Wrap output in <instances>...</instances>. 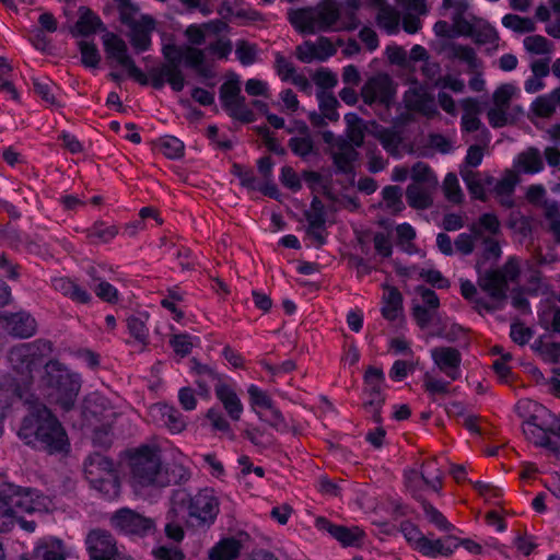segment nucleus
<instances>
[{"instance_id": "obj_43", "label": "nucleus", "mask_w": 560, "mask_h": 560, "mask_svg": "<svg viewBox=\"0 0 560 560\" xmlns=\"http://www.w3.org/2000/svg\"><path fill=\"white\" fill-rule=\"evenodd\" d=\"M463 115L460 120L462 130L472 132L479 129L481 122L478 118L479 103L476 98H465L462 101Z\"/></svg>"}, {"instance_id": "obj_63", "label": "nucleus", "mask_w": 560, "mask_h": 560, "mask_svg": "<svg viewBox=\"0 0 560 560\" xmlns=\"http://www.w3.org/2000/svg\"><path fill=\"white\" fill-rule=\"evenodd\" d=\"M79 49L81 52L82 63L89 68H95L100 62V54L94 44L89 42H80Z\"/></svg>"}, {"instance_id": "obj_26", "label": "nucleus", "mask_w": 560, "mask_h": 560, "mask_svg": "<svg viewBox=\"0 0 560 560\" xmlns=\"http://www.w3.org/2000/svg\"><path fill=\"white\" fill-rule=\"evenodd\" d=\"M443 8L450 10V18L455 23L457 33L468 34L471 31V22L476 19L469 12L467 0H443Z\"/></svg>"}, {"instance_id": "obj_31", "label": "nucleus", "mask_w": 560, "mask_h": 560, "mask_svg": "<svg viewBox=\"0 0 560 560\" xmlns=\"http://www.w3.org/2000/svg\"><path fill=\"white\" fill-rule=\"evenodd\" d=\"M103 27V22L98 15L88 8L79 9V19L71 28L74 37H89Z\"/></svg>"}, {"instance_id": "obj_59", "label": "nucleus", "mask_w": 560, "mask_h": 560, "mask_svg": "<svg viewBox=\"0 0 560 560\" xmlns=\"http://www.w3.org/2000/svg\"><path fill=\"white\" fill-rule=\"evenodd\" d=\"M147 316L132 315L127 319V327L129 334L138 341L144 342L149 335V329L145 324Z\"/></svg>"}, {"instance_id": "obj_50", "label": "nucleus", "mask_w": 560, "mask_h": 560, "mask_svg": "<svg viewBox=\"0 0 560 560\" xmlns=\"http://www.w3.org/2000/svg\"><path fill=\"white\" fill-rule=\"evenodd\" d=\"M156 147L163 155L172 160L182 158L185 149L183 141L170 135L161 137L156 142Z\"/></svg>"}, {"instance_id": "obj_30", "label": "nucleus", "mask_w": 560, "mask_h": 560, "mask_svg": "<svg viewBox=\"0 0 560 560\" xmlns=\"http://www.w3.org/2000/svg\"><path fill=\"white\" fill-rule=\"evenodd\" d=\"M456 550L454 537L430 539L424 536L417 551L429 558L450 557Z\"/></svg>"}, {"instance_id": "obj_4", "label": "nucleus", "mask_w": 560, "mask_h": 560, "mask_svg": "<svg viewBox=\"0 0 560 560\" xmlns=\"http://www.w3.org/2000/svg\"><path fill=\"white\" fill-rule=\"evenodd\" d=\"M516 412L524 420L522 430L527 441L551 451L560 447V415L529 398L517 401Z\"/></svg>"}, {"instance_id": "obj_14", "label": "nucleus", "mask_w": 560, "mask_h": 560, "mask_svg": "<svg viewBox=\"0 0 560 560\" xmlns=\"http://www.w3.org/2000/svg\"><path fill=\"white\" fill-rule=\"evenodd\" d=\"M361 94L366 104H380L389 109L394 104L396 88L387 74H377L368 80Z\"/></svg>"}, {"instance_id": "obj_34", "label": "nucleus", "mask_w": 560, "mask_h": 560, "mask_svg": "<svg viewBox=\"0 0 560 560\" xmlns=\"http://www.w3.org/2000/svg\"><path fill=\"white\" fill-rule=\"evenodd\" d=\"M405 9L415 14H407L402 18V27L409 34H416L421 27L422 23L419 15L428 12L427 0H397Z\"/></svg>"}, {"instance_id": "obj_3", "label": "nucleus", "mask_w": 560, "mask_h": 560, "mask_svg": "<svg viewBox=\"0 0 560 560\" xmlns=\"http://www.w3.org/2000/svg\"><path fill=\"white\" fill-rule=\"evenodd\" d=\"M341 15V4L337 0H319L313 7L289 10L288 20L294 30L305 35L357 28L358 20L352 16L346 21Z\"/></svg>"}, {"instance_id": "obj_48", "label": "nucleus", "mask_w": 560, "mask_h": 560, "mask_svg": "<svg viewBox=\"0 0 560 560\" xmlns=\"http://www.w3.org/2000/svg\"><path fill=\"white\" fill-rule=\"evenodd\" d=\"M557 107V101L552 90L547 94L536 97L530 105V110L537 117L549 118L553 115Z\"/></svg>"}, {"instance_id": "obj_41", "label": "nucleus", "mask_w": 560, "mask_h": 560, "mask_svg": "<svg viewBox=\"0 0 560 560\" xmlns=\"http://www.w3.org/2000/svg\"><path fill=\"white\" fill-rule=\"evenodd\" d=\"M299 131L302 137H293L289 141V147L292 152L299 156H307L313 150V141L308 136V127L304 121H295L294 128H288L289 132Z\"/></svg>"}, {"instance_id": "obj_33", "label": "nucleus", "mask_w": 560, "mask_h": 560, "mask_svg": "<svg viewBox=\"0 0 560 560\" xmlns=\"http://www.w3.org/2000/svg\"><path fill=\"white\" fill-rule=\"evenodd\" d=\"M514 168L524 174H538L544 170L540 151L530 147L517 154L513 161Z\"/></svg>"}, {"instance_id": "obj_37", "label": "nucleus", "mask_w": 560, "mask_h": 560, "mask_svg": "<svg viewBox=\"0 0 560 560\" xmlns=\"http://www.w3.org/2000/svg\"><path fill=\"white\" fill-rule=\"evenodd\" d=\"M478 284L482 291L495 301H500L505 298L508 287L498 270L480 275L478 278Z\"/></svg>"}, {"instance_id": "obj_64", "label": "nucleus", "mask_w": 560, "mask_h": 560, "mask_svg": "<svg viewBox=\"0 0 560 560\" xmlns=\"http://www.w3.org/2000/svg\"><path fill=\"white\" fill-rule=\"evenodd\" d=\"M155 560H184L183 551L176 546H158L152 551Z\"/></svg>"}, {"instance_id": "obj_27", "label": "nucleus", "mask_w": 560, "mask_h": 560, "mask_svg": "<svg viewBox=\"0 0 560 560\" xmlns=\"http://www.w3.org/2000/svg\"><path fill=\"white\" fill-rule=\"evenodd\" d=\"M326 207L314 197L311 201L310 208L305 211V219L307 222V232L314 236L319 243H324L323 231L325 230L327 220Z\"/></svg>"}, {"instance_id": "obj_57", "label": "nucleus", "mask_w": 560, "mask_h": 560, "mask_svg": "<svg viewBox=\"0 0 560 560\" xmlns=\"http://www.w3.org/2000/svg\"><path fill=\"white\" fill-rule=\"evenodd\" d=\"M526 51L534 55H550L552 43L541 35H530L523 40Z\"/></svg>"}, {"instance_id": "obj_7", "label": "nucleus", "mask_w": 560, "mask_h": 560, "mask_svg": "<svg viewBox=\"0 0 560 560\" xmlns=\"http://www.w3.org/2000/svg\"><path fill=\"white\" fill-rule=\"evenodd\" d=\"M345 121L347 138L353 145L360 147L366 132L375 137L387 153L395 158L401 156L404 152L402 137L395 129L385 128L375 121L364 122L355 113L346 114Z\"/></svg>"}, {"instance_id": "obj_29", "label": "nucleus", "mask_w": 560, "mask_h": 560, "mask_svg": "<svg viewBox=\"0 0 560 560\" xmlns=\"http://www.w3.org/2000/svg\"><path fill=\"white\" fill-rule=\"evenodd\" d=\"M153 418L160 417V421L172 433H179L185 429V420L180 412L173 406L166 404H156L150 408Z\"/></svg>"}, {"instance_id": "obj_55", "label": "nucleus", "mask_w": 560, "mask_h": 560, "mask_svg": "<svg viewBox=\"0 0 560 560\" xmlns=\"http://www.w3.org/2000/svg\"><path fill=\"white\" fill-rule=\"evenodd\" d=\"M377 24L388 34H395L399 27V13L392 8H381L376 16Z\"/></svg>"}, {"instance_id": "obj_42", "label": "nucleus", "mask_w": 560, "mask_h": 560, "mask_svg": "<svg viewBox=\"0 0 560 560\" xmlns=\"http://www.w3.org/2000/svg\"><path fill=\"white\" fill-rule=\"evenodd\" d=\"M84 233L91 243L106 244L117 236L118 229L114 224L104 221H95Z\"/></svg>"}, {"instance_id": "obj_39", "label": "nucleus", "mask_w": 560, "mask_h": 560, "mask_svg": "<svg viewBox=\"0 0 560 560\" xmlns=\"http://www.w3.org/2000/svg\"><path fill=\"white\" fill-rule=\"evenodd\" d=\"M34 92L47 106H59V88L47 77L33 78Z\"/></svg>"}, {"instance_id": "obj_22", "label": "nucleus", "mask_w": 560, "mask_h": 560, "mask_svg": "<svg viewBox=\"0 0 560 560\" xmlns=\"http://www.w3.org/2000/svg\"><path fill=\"white\" fill-rule=\"evenodd\" d=\"M315 527L320 532L328 533L338 540L343 547H358L363 544L364 532L358 527H346L332 524L324 516L315 520Z\"/></svg>"}, {"instance_id": "obj_12", "label": "nucleus", "mask_w": 560, "mask_h": 560, "mask_svg": "<svg viewBox=\"0 0 560 560\" xmlns=\"http://www.w3.org/2000/svg\"><path fill=\"white\" fill-rule=\"evenodd\" d=\"M162 54L167 61L165 65H179L184 60L186 67L194 69L202 77H208L211 72V66L206 59V51L200 48L165 44L162 47Z\"/></svg>"}, {"instance_id": "obj_16", "label": "nucleus", "mask_w": 560, "mask_h": 560, "mask_svg": "<svg viewBox=\"0 0 560 560\" xmlns=\"http://www.w3.org/2000/svg\"><path fill=\"white\" fill-rule=\"evenodd\" d=\"M113 527L130 536H145L153 528L154 523L151 518L124 508L118 510L110 518Z\"/></svg>"}, {"instance_id": "obj_47", "label": "nucleus", "mask_w": 560, "mask_h": 560, "mask_svg": "<svg viewBox=\"0 0 560 560\" xmlns=\"http://www.w3.org/2000/svg\"><path fill=\"white\" fill-rule=\"evenodd\" d=\"M443 472L435 459H430L423 463L421 470V478L424 483L435 492H440L442 488Z\"/></svg>"}, {"instance_id": "obj_53", "label": "nucleus", "mask_w": 560, "mask_h": 560, "mask_svg": "<svg viewBox=\"0 0 560 560\" xmlns=\"http://www.w3.org/2000/svg\"><path fill=\"white\" fill-rule=\"evenodd\" d=\"M385 209L390 213H398L404 210L401 189L397 186H386L382 190Z\"/></svg>"}, {"instance_id": "obj_10", "label": "nucleus", "mask_w": 560, "mask_h": 560, "mask_svg": "<svg viewBox=\"0 0 560 560\" xmlns=\"http://www.w3.org/2000/svg\"><path fill=\"white\" fill-rule=\"evenodd\" d=\"M175 502H180L189 517L199 525L213 524L220 511V502L212 488L200 489L195 494L178 491Z\"/></svg>"}, {"instance_id": "obj_25", "label": "nucleus", "mask_w": 560, "mask_h": 560, "mask_svg": "<svg viewBox=\"0 0 560 560\" xmlns=\"http://www.w3.org/2000/svg\"><path fill=\"white\" fill-rule=\"evenodd\" d=\"M384 373L376 368H370L364 374V405L377 412L384 401Z\"/></svg>"}, {"instance_id": "obj_13", "label": "nucleus", "mask_w": 560, "mask_h": 560, "mask_svg": "<svg viewBox=\"0 0 560 560\" xmlns=\"http://www.w3.org/2000/svg\"><path fill=\"white\" fill-rule=\"evenodd\" d=\"M249 404L257 417L277 430L284 428V419L279 409L273 405L268 393L255 384L247 388Z\"/></svg>"}, {"instance_id": "obj_2", "label": "nucleus", "mask_w": 560, "mask_h": 560, "mask_svg": "<svg viewBox=\"0 0 560 560\" xmlns=\"http://www.w3.org/2000/svg\"><path fill=\"white\" fill-rule=\"evenodd\" d=\"M52 500L38 490L23 488L10 482L0 483V533L9 532L15 523L32 533L35 523L23 520L20 514L49 512L54 510Z\"/></svg>"}, {"instance_id": "obj_49", "label": "nucleus", "mask_w": 560, "mask_h": 560, "mask_svg": "<svg viewBox=\"0 0 560 560\" xmlns=\"http://www.w3.org/2000/svg\"><path fill=\"white\" fill-rule=\"evenodd\" d=\"M502 25L516 34H526L535 31L536 25L533 19L517 14H505L502 18Z\"/></svg>"}, {"instance_id": "obj_54", "label": "nucleus", "mask_w": 560, "mask_h": 560, "mask_svg": "<svg viewBox=\"0 0 560 560\" xmlns=\"http://www.w3.org/2000/svg\"><path fill=\"white\" fill-rule=\"evenodd\" d=\"M235 55L243 66H252L259 60V50L255 44L238 40L235 45Z\"/></svg>"}, {"instance_id": "obj_52", "label": "nucleus", "mask_w": 560, "mask_h": 560, "mask_svg": "<svg viewBox=\"0 0 560 560\" xmlns=\"http://www.w3.org/2000/svg\"><path fill=\"white\" fill-rule=\"evenodd\" d=\"M357 158L355 149L352 145L345 144L334 154V163L340 172L351 173Z\"/></svg>"}, {"instance_id": "obj_61", "label": "nucleus", "mask_w": 560, "mask_h": 560, "mask_svg": "<svg viewBox=\"0 0 560 560\" xmlns=\"http://www.w3.org/2000/svg\"><path fill=\"white\" fill-rule=\"evenodd\" d=\"M238 179L241 182V185L246 187L247 189L260 190L265 195H268L270 197H276V195H277V188L275 186L261 187L252 171L240 172Z\"/></svg>"}, {"instance_id": "obj_6", "label": "nucleus", "mask_w": 560, "mask_h": 560, "mask_svg": "<svg viewBox=\"0 0 560 560\" xmlns=\"http://www.w3.org/2000/svg\"><path fill=\"white\" fill-rule=\"evenodd\" d=\"M38 389L48 402L68 411L75 404L81 389V377L59 361L50 360L45 365V375Z\"/></svg>"}, {"instance_id": "obj_62", "label": "nucleus", "mask_w": 560, "mask_h": 560, "mask_svg": "<svg viewBox=\"0 0 560 560\" xmlns=\"http://www.w3.org/2000/svg\"><path fill=\"white\" fill-rule=\"evenodd\" d=\"M419 277L438 289H445L450 287V281L439 270L431 267L421 268L419 270Z\"/></svg>"}, {"instance_id": "obj_18", "label": "nucleus", "mask_w": 560, "mask_h": 560, "mask_svg": "<svg viewBox=\"0 0 560 560\" xmlns=\"http://www.w3.org/2000/svg\"><path fill=\"white\" fill-rule=\"evenodd\" d=\"M404 105L408 112L418 113L427 118L438 114L434 97L429 93L428 88L412 82L404 95Z\"/></svg>"}, {"instance_id": "obj_32", "label": "nucleus", "mask_w": 560, "mask_h": 560, "mask_svg": "<svg viewBox=\"0 0 560 560\" xmlns=\"http://www.w3.org/2000/svg\"><path fill=\"white\" fill-rule=\"evenodd\" d=\"M460 175L470 196L474 199L486 201L487 190L493 185L494 178L490 175L482 178L478 173L468 170H462Z\"/></svg>"}, {"instance_id": "obj_35", "label": "nucleus", "mask_w": 560, "mask_h": 560, "mask_svg": "<svg viewBox=\"0 0 560 560\" xmlns=\"http://www.w3.org/2000/svg\"><path fill=\"white\" fill-rule=\"evenodd\" d=\"M516 184V175L512 171H508L501 179H494L490 189H492L501 206L511 208L514 205L513 194Z\"/></svg>"}, {"instance_id": "obj_17", "label": "nucleus", "mask_w": 560, "mask_h": 560, "mask_svg": "<svg viewBox=\"0 0 560 560\" xmlns=\"http://www.w3.org/2000/svg\"><path fill=\"white\" fill-rule=\"evenodd\" d=\"M516 92L517 88L511 83L502 84L495 89L492 95V105L487 114L492 127H503L508 124L510 103Z\"/></svg>"}, {"instance_id": "obj_11", "label": "nucleus", "mask_w": 560, "mask_h": 560, "mask_svg": "<svg viewBox=\"0 0 560 560\" xmlns=\"http://www.w3.org/2000/svg\"><path fill=\"white\" fill-rule=\"evenodd\" d=\"M103 46L107 57L124 68L127 74L141 85L148 84L145 73L137 67L136 62L128 52L125 40L113 32H106L103 37Z\"/></svg>"}, {"instance_id": "obj_60", "label": "nucleus", "mask_w": 560, "mask_h": 560, "mask_svg": "<svg viewBox=\"0 0 560 560\" xmlns=\"http://www.w3.org/2000/svg\"><path fill=\"white\" fill-rule=\"evenodd\" d=\"M443 191L445 198L454 203H459L463 200V191L459 186L458 178L455 174L448 173L443 182Z\"/></svg>"}, {"instance_id": "obj_40", "label": "nucleus", "mask_w": 560, "mask_h": 560, "mask_svg": "<svg viewBox=\"0 0 560 560\" xmlns=\"http://www.w3.org/2000/svg\"><path fill=\"white\" fill-rule=\"evenodd\" d=\"M241 549L242 544L236 538H223L209 550V560H234L238 557Z\"/></svg>"}, {"instance_id": "obj_38", "label": "nucleus", "mask_w": 560, "mask_h": 560, "mask_svg": "<svg viewBox=\"0 0 560 560\" xmlns=\"http://www.w3.org/2000/svg\"><path fill=\"white\" fill-rule=\"evenodd\" d=\"M35 556L39 560H66L63 542L55 537L42 539L35 547Z\"/></svg>"}, {"instance_id": "obj_5", "label": "nucleus", "mask_w": 560, "mask_h": 560, "mask_svg": "<svg viewBox=\"0 0 560 560\" xmlns=\"http://www.w3.org/2000/svg\"><path fill=\"white\" fill-rule=\"evenodd\" d=\"M124 460L136 491L145 487H165L172 481L167 470L163 468L160 451L154 445L144 444L128 450Z\"/></svg>"}, {"instance_id": "obj_20", "label": "nucleus", "mask_w": 560, "mask_h": 560, "mask_svg": "<svg viewBox=\"0 0 560 560\" xmlns=\"http://www.w3.org/2000/svg\"><path fill=\"white\" fill-rule=\"evenodd\" d=\"M434 366L451 381L462 376V354L453 347H434L430 350Z\"/></svg>"}, {"instance_id": "obj_58", "label": "nucleus", "mask_w": 560, "mask_h": 560, "mask_svg": "<svg viewBox=\"0 0 560 560\" xmlns=\"http://www.w3.org/2000/svg\"><path fill=\"white\" fill-rule=\"evenodd\" d=\"M410 177L412 179L411 184H421L427 186H436L438 184V178L434 176L431 168L422 162H418L412 166Z\"/></svg>"}, {"instance_id": "obj_9", "label": "nucleus", "mask_w": 560, "mask_h": 560, "mask_svg": "<svg viewBox=\"0 0 560 560\" xmlns=\"http://www.w3.org/2000/svg\"><path fill=\"white\" fill-rule=\"evenodd\" d=\"M84 475L91 487L105 499L118 498L120 481L113 460L98 453L92 454L84 462Z\"/></svg>"}, {"instance_id": "obj_56", "label": "nucleus", "mask_w": 560, "mask_h": 560, "mask_svg": "<svg viewBox=\"0 0 560 560\" xmlns=\"http://www.w3.org/2000/svg\"><path fill=\"white\" fill-rule=\"evenodd\" d=\"M196 341H199V338L189 334H175L170 339V346L177 355L183 358L191 352Z\"/></svg>"}, {"instance_id": "obj_1", "label": "nucleus", "mask_w": 560, "mask_h": 560, "mask_svg": "<svg viewBox=\"0 0 560 560\" xmlns=\"http://www.w3.org/2000/svg\"><path fill=\"white\" fill-rule=\"evenodd\" d=\"M51 352V342L42 339L12 348L9 361L13 376L10 383L4 385L8 390H12L18 398L30 405V413L22 421L19 438L27 445L39 444L49 454L65 455L70 451V441L65 428L45 405L33 401L31 398L34 394L30 393L34 371Z\"/></svg>"}, {"instance_id": "obj_46", "label": "nucleus", "mask_w": 560, "mask_h": 560, "mask_svg": "<svg viewBox=\"0 0 560 560\" xmlns=\"http://www.w3.org/2000/svg\"><path fill=\"white\" fill-rule=\"evenodd\" d=\"M448 56L451 59H456L459 61H463L468 66L470 70H477L480 68L481 62L477 58L476 51L474 48L466 46V45H459V44H453L448 48Z\"/></svg>"}, {"instance_id": "obj_23", "label": "nucleus", "mask_w": 560, "mask_h": 560, "mask_svg": "<svg viewBox=\"0 0 560 560\" xmlns=\"http://www.w3.org/2000/svg\"><path fill=\"white\" fill-rule=\"evenodd\" d=\"M337 51L335 45L327 37H318L316 40H306L296 47V57L300 61L312 63L315 61H326Z\"/></svg>"}, {"instance_id": "obj_44", "label": "nucleus", "mask_w": 560, "mask_h": 560, "mask_svg": "<svg viewBox=\"0 0 560 560\" xmlns=\"http://www.w3.org/2000/svg\"><path fill=\"white\" fill-rule=\"evenodd\" d=\"M402 311V298L395 288H387L383 296L382 315L387 320H396Z\"/></svg>"}, {"instance_id": "obj_15", "label": "nucleus", "mask_w": 560, "mask_h": 560, "mask_svg": "<svg viewBox=\"0 0 560 560\" xmlns=\"http://www.w3.org/2000/svg\"><path fill=\"white\" fill-rule=\"evenodd\" d=\"M220 100L222 106L232 117L242 121L253 120L254 114L245 104V98L241 95L238 80H229L222 84L220 90Z\"/></svg>"}, {"instance_id": "obj_28", "label": "nucleus", "mask_w": 560, "mask_h": 560, "mask_svg": "<svg viewBox=\"0 0 560 560\" xmlns=\"http://www.w3.org/2000/svg\"><path fill=\"white\" fill-rule=\"evenodd\" d=\"M152 83L155 88L167 83L172 90L180 92L185 86V77L178 65H162L152 73Z\"/></svg>"}, {"instance_id": "obj_19", "label": "nucleus", "mask_w": 560, "mask_h": 560, "mask_svg": "<svg viewBox=\"0 0 560 560\" xmlns=\"http://www.w3.org/2000/svg\"><path fill=\"white\" fill-rule=\"evenodd\" d=\"M130 32L129 42L136 52H143L151 47V34L154 31L155 22L150 15H141L138 19H122Z\"/></svg>"}, {"instance_id": "obj_24", "label": "nucleus", "mask_w": 560, "mask_h": 560, "mask_svg": "<svg viewBox=\"0 0 560 560\" xmlns=\"http://www.w3.org/2000/svg\"><path fill=\"white\" fill-rule=\"evenodd\" d=\"M85 545L90 560H113L118 552L113 536L105 530H91L86 536Z\"/></svg>"}, {"instance_id": "obj_21", "label": "nucleus", "mask_w": 560, "mask_h": 560, "mask_svg": "<svg viewBox=\"0 0 560 560\" xmlns=\"http://www.w3.org/2000/svg\"><path fill=\"white\" fill-rule=\"evenodd\" d=\"M0 326L11 336L26 339L36 334L37 323L27 312L0 313Z\"/></svg>"}, {"instance_id": "obj_51", "label": "nucleus", "mask_w": 560, "mask_h": 560, "mask_svg": "<svg viewBox=\"0 0 560 560\" xmlns=\"http://www.w3.org/2000/svg\"><path fill=\"white\" fill-rule=\"evenodd\" d=\"M450 382L434 375L432 372L423 374V388L429 397L434 400L438 396H443L448 393Z\"/></svg>"}, {"instance_id": "obj_36", "label": "nucleus", "mask_w": 560, "mask_h": 560, "mask_svg": "<svg viewBox=\"0 0 560 560\" xmlns=\"http://www.w3.org/2000/svg\"><path fill=\"white\" fill-rule=\"evenodd\" d=\"M466 37H471L476 44L497 46L499 36L497 30L487 21L476 18L471 22V31L468 34H462Z\"/></svg>"}, {"instance_id": "obj_8", "label": "nucleus", "mask_w": 560, "mask_h": 560, "mask_svg": "<svg viewBox=\"0 0 560 560\" xmlns=\"http://www.w3.org/2000/svg\"><path fill=\"white\" fill-rule=\"evenodd\" d=\"M198 380L196 384L200 396L208 397L210 388L207 382L213 383L214 392L218 400L222 404L229 417L238 421L243 413V404L236 394L231 382L219 375L214 370L207 365L197 366Z\"/></svg>"}, {"instance_id": "obj_45", "label": "nucleus", "mask_w": 560, "mask_h": 560, "mask_svg": "<svg viewBox=\"0 0 560 560\" xmlns=\"http://www.w3.org/2000/svg\"><path fill=\"white\" fill-rule=\"evenodd\" d=\"M421 184H410L407 188L406 196L410 207L415 209H427L432 203L431 188Z\"/></svg>"}]
</instances>
